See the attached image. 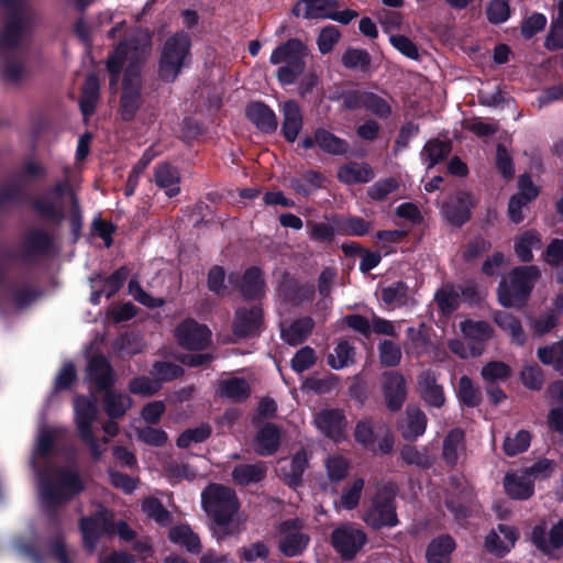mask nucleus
<instances>
[{"label": "nucleus", "mask_w": 563, "mask_h": 563, "mask_svg": "<svg viewBox=\"0 0 563 563\" xmlns=\"http://www.w3.org/2000/svg\"><path fill=\"white\" fill-rule=\"evenodd\" d=\"M150 48V35L146 32H139L135 40L121 43L108 58L110 89H118L120 74L124 69L121 80L120 114L125 121L132 120L142 106L140 67L147 57Z\"/></svg>", "instance_id": "f257e3e1"}, {"label": "nucleus", "mask_w": 563, "mask_h": 563, "mask_svg": "<svg viewBox=\"0 0 563 563\" xmlns=\"http://www.w3.org/2000/svg\"><path fill=\"white\" fill-rule=\"evenodd\" d=\"M201 505L210 517L212 537L222 542L238 537L244 529L246 516L240 511L235 492L220 484H211L201 493Z\"/></svg>", "instance_id": "f03ea898"}, {"label": "nucleus", "mask_w": 563, "mask_h": 563, "mask_svg": "<svg viewBox=\"0 0 563 563\" xmlns=\"http://www.w3.org/2000/svg\"><path fill=\"white\" fill-rule=\"evenodd\" d=\"M84 489V484L74 467L47 468L38 474V492L45 506L59 505Z\"/></svg>", "instance_id": "7ed1b4c3"}, {"label": "nucleus", "mask_w": 563, "mask_h": 563, "mask_svg": "<svg viewBox=\"0 0 563 563\" xmlns=\"http://www.w3.org/2000/svg\"><path fill=\"white\" fill-rule=\"evenodd\" d=\"M540 275V269L537 266H522L512 269L498 287L499 302L504 307L522 306Z\"/></svg>", "instance_id": "20e7f679"}, {"label": "nucleus", "mask_w": 563, "mask_h": 563, "mask_svg": "<svg viewBox=\"0 0 563 563\" xmlns=\"http://www.w3.org/2000/svg\"><path fill=\"white\" fill-rule=\"evenodd\" d=\"M306 46L298 40H289L277 46L269 58L273 65H280L277 78L282 85L294 84L305 70Z\"/></svg>", "instance_id": "39448f33"}, {"label": "nucleus", "mask_w": 563, "mask_h": 563, "mask_svg": "<svg viewBox=\"0 0 563 563\" xmlns=\"http://www.w3.org/2000/svg\"><path fill=\"white\" fill-rule=\"evenodd\" d=\"M190 45V37L184 32L174 34L165 42L158 66L159 77L164 81H174L189 63Z\"/></svg>", "instance_id": "423d86ee"}, {"label": "nucleus", "mask_w": 563, "mask_h": 563, "mask_svg": "<svg viewBox=\"0 0 563 563\" xmlns=\"http://www.w3.org/2000/svg\"><path fill=\"white\" fill-rule=\"evenodd\" d=\"M75 423L81 440L88 445L91 455L99 459L107 450V439L98 442L93 437L92 424L97 419L98 408L96 399L76 397L74 400Z\"/></svg>", "instance_id": "0eeeda50"}, {"label": "nucleus", "mask_w": 563, "mask_h": 563, "mask_svg": "<svg viewBox=\"0 0 563 563\" xmlns=\"http://www.w3.org/2000/svg\"><path fill=\"white\" fill-rule=\"evenodd\" d=\"M394 492L389 487L380 488L372 498L362 519L374 529L394 527L398 523Z\"/></svg>", "instance_id": "6e6552de"}, {"label": "nucleus", "mask_w": 563, "mask_h": 563, "mask_svg": "<svg viewBox=\"0 0 563 563\" xmlns=\"http://www.w3.org/2000/svg\"><path fill=\"white\" fill-rule=\"evenodd\" d=\"M365 531L355 523H342L331 533V544L345 560L353 559L366 544Z\"/></svg>", "instance_id": "1a4fd4ad"}, {"label": "nucleus", "mask_w": 563, "mask_h": 563, "mask_svg": "<svg viewBox=\"0 0 563 563\" xmlns=\"http://www.w3.org/2000/svg\"><path fill=\"white\" fill-rule=\"evenodd\" d=\"M278 543L280 552L288 556L301 554L309 543V536L302 532V522L298 519H289L278 527Z\"/></svg>", "instance_id": "9d476101"}, {"label": "nucleus", "mask_w": 563, "mask_h": 563, "mask_svg": "<svg viewBox=\"0 0 563 563\" xmlns=\"http://www.w3.org/2000/svg\"><path fill=\"white\" fill-rule=\"evenodd\" d=\"M80 530L85 548L92 552L96 549L98 540L106 533L111 531V515L101 508L93 517L82 518L80 521Z\"/></svg>", "instance_id": "9b49d317"}, {"label": "nucleus", "mask_w": 563, "mask_h": 563, "mask_svg": "<svg viewBox=\"0 0 563 563\" xmlns=\"http://www.w3.org/2000/svg\"><path fill=\"white\" fill-rule=\"evenodd\" d=\"M179 344L188 350H202L211 339V332L194 320H185L176 328Z\"/></svg>", "instance_id": "f8f14e48"}, {"label": "nucleus", "mask_w": 563, "mask_h": 563, "mask_svg": "<svg viewBox=\"0 0 563 563\" xmlns=\"http://www.w3.org/2000/svg\"><path fill=\"white\" fill-rule=\"evenodd\" d=\"M518 187L519 192L510 198L508 205V216L514 223H520L523 220V207H526L539 194L538 188L526 175L519 178Z\"/></svg>", "instance_id": "ddd939ff"}, {"label": "nucleus", "mask_w": 563, "mask_h": 563, "mask_svg": "<svg viewBox=\"0 0 563 563\" xmlns=\"http://www.w3.org/2000/svg\"><path fill=\"white\" fill-rule=\"evenodd\" d=\"M519 532L516 528L499 525L493 529L485 539V548L488 552L503 556L508 553L518 540Z\"/></svg>", "instance_id": "4468645a"}, {"label": "nucleus", "mask_w": 563, "mask_h": 563, "mask_svg": "<svg viewBox=\"0 0 563 563\" xmlns=\"http://www.w3.org/2000/svg\"><path fill=\"white\" fill-rule=\"evenodd\" d=\"M314 424L324 435L340 442L345 438V420L343 412L338 409H324L314 417Z\"/></svg>", "instance_id": "2eb2a0df"}, {"label": "nucleus", "mask_w": 563, "mask_h": 563, "mask_svg": "<svg viewBox=\"0 0 563 563\" xmlns=\"http://www.w3.org/2000/svg\"><path fill=\"white\" fill-rule=\"evenodd\" d=\"M474 205L467 192H460L450 198L442 207L443 217L453 225H461L470 218V209Z\"/></svg>", "instance_id": "dca6fc26"}, {"label": "nucleus", "mask_w": 563, "mask_h": 563, "mask_svg": "<svg viewBox=\"0 0 563 563\" xmlns=\"http://www.w3.org/2000/svg\"><path fill=\"white\" fill-rule=\"evenodd\" d=\"M383 390L387 407L398 410L407 396L406 382L398 372H389L384 375Z\"/></svg>", "instance_id": "f3484780"}, {"label": "nucleus", "mask_w": 563, "mask_h": 563, "mask_svg": "<svg viewBox=\"0 0 563 563\" xmlns=\"http://www.w3.org/2000/svg\"><path fill=\"white\" fill-rule=\"evenodd\" d=\"M531 538L542 552L551 556L556 555V551L563 548V519L553 526L548 539L545 538V528L542 526L534 527Z\"/></svg>", "instance_id": "a211bd4d"}, {"label": "nucleus", "mask_w": 563, "mask_h": 563, "mask_svg": "<svg viewBox=\"0 0 563 563\" xmlns=\"http://www.w3.org/2000/svg\"><path fill=\"white\" fill-rule=\"evenodd\" d=\"M345 104L349 108L364 107L372 113L387 118L391 113L390 104L372 92H356L345 98Z\"/></svg>", "instance_id": "6ab92c4d"}, {"label": "nucleus", "mask_w": 563, "mask_h": 563, "mask_svg": "<svg viewBox=\"0 0 563 563\" xmlns=\"http://www.w3.org/2000/svg\"><path fill=\"white\" fill-rule=\"evenodd\" d=\"M262 325V310L254 306L250 309L241 308L236 311L233 331L241 338L251 336L258 332Z\"/></svg>", "instance_id": "aec40b11"}, {"label": "nucleus", "mask_w": 563, "mask_h": 563, "mask_svg": "<svg viewBox=\"0 0 563 563\" xmlns=\"http://www.w3.org/2000/svg\"><path fill=\"white\" fill-rule=\"evenodd\" d=\"M126 277V271L121 268L108 278H103L101 276L91 278V302L95 305L99 303L101 295H106L107 297L114 295L122 287Z\"/></svg>", "instance_id": "412c9836"}, {"label": "nucleus", "mask_w": 563, "mask_h": 563, "mask_svg": "<svg viewBox=\"0 0 563 563\" xmlns=\"http://www.w3.org/2000/svg\"><path fill=\"white\" fill-rule=\"evenodd\" d=\"M504 487L510 498L518 500L530 498L534 492L533 481L525 471L507 474L504 478Z\"/></svg>", "instance_id": "4be33fe9"}, {"label": "nucleus", "mask_w": 563, "mask_h": 563, "mask_svg": "<svg viewBox=\"0 0 563 563\" xmlns=\"http://www.w3.org/2000/svg\"><path fill=\"white\" fill-rule=\"evenodd\" d=\"M283 113V134L288 142H295L302 128V114L297 102L285 101L280 106Z\"/></svg>", "instance_id": "5701e85b"}, {"label": "nucleus", "mask_w": 563, "mask_h": 563, "mask_svg": "<svg viewBox=\"0 0 563 563\" xmlns=\"http://www.w3.org/2000/svg\"><path fill=\"white\" fill-rule=\"evenodd\" d=\"M335 8L333 0H301L295 5L294 12L305 19H330Z\"/></svg>", "instance_id": "b1692460"}, {"label": "nucleus", "mask_w": 563, "mask_h": 563, "mask_svg": "<svg viewBox=\"0 0 563 563\" xmlns=\"http://www.w3.org/2000/svg\"><path fill=\"white\" fill-rule=\"evenodd\" d=\"M418 388L424 401L432 407H441L444 404L442 387L437 384L435 375L426 371L421 373L418 380Z\"/></svg>", "instance_id": "393cba45"}, {"label": "nucleus", "mask_w": 563, "mask_h": 563, "mask_svg": "<svg viewBox=\"0 0 563 563\" xmlns=\"http://www.w3.org/2000/svg\"><path fill=\"white\" fill-rule=\"evenodd\" d=\"M464 455V432L461 429H453L443 440L442 456L449 465H456Z\"/></svg>", "instance_id": "a878e982"}, {"label": "nucleus", "mask_w": 563, "mask_h": 563, "mask_svg": "<svg viewBox=\"0 0 563 563\" xmlns=\"http://www.w3.org/2000/svg\"><path fill=\"white\" fill-rule=\"evenodd\" d=\"M542 247V238L536 230H528L518 235L514 242V251L521 262H530L533 260V251Z\"/></svg>", "instance_id": "bb28decb"}, {"label": "nucleus", "mask_w": 563, "mask_h": 563, "mask_svg": "<svg viewBox=\"0 0 563 563\" xmlns=\"http://www.w3.org/2000/svg\"><path fill=\"white\" fill-rule=\"evenodd\" d=\"M155 184L165 190L168 197H175L179 194L180 176L178 170L167 163L158 165L155 169Z\"/></svg>", "instance_id": "cd10ccee"}, {"label": "nucleus", "mask_w": 563, "mask_h": 563, "mask_svg": "<svg viewBox=\"0 0 563 563\" xmlns=\"http://www.w3.org/2000/svg\"><path fill=\"white\" fill-rule=\"evenodd\" d=\"M338 178L347 185L368 183L374 178V170L365 163L353 162L339 168Z\"/></svg>", "instance_id": "c85d7f7f"}, {"label": "nucleus", "mask_w": 563, "mask_h": 563, "mask_svg": "<svg viewBox=\"0 0 563 563\" xmlns=\"http://www.w3.org/2000/svg\"><path fill=\"white\" fill-rule=\"evenodd\" d=\"M279 441V430L275 426L267 423L257 432L253 443L254 450L260 455H271L277 451Z\"/></svg>", "instance_id": "c756f323"}, {"label": "nucleus", "mask_w": 563, "mask_h": 563, "mask_svg": "<svg viewBox=\"0 0 563 563\" xmlns=\"http://www.w3.org/2000/svg\"><path fill=\"white\" fill-rule=\"evenodd\" d=\"M427 427L426 415L415 406H408L406 410V420L401 424V433L407 440H416L422 435Z\"/></svg>", "instance_id": "7c9ffc66"}, {"label": "nucleus", "mask_w": 563, "mask_h": 563, "mask_svg": "<svg viewBox=\"0 0 563 563\" xmlns=\"http://www.w3.org/2000/svg\"><path fill=\"white\" fill-rule=\"evenodd\" d=\"M249 119L262 131L272 132L275 131L278 122L273 110L261 102H255L247 108Z\"/></svg>", "instance_id": "2f4dec72"}, {"label": "nucleus", "mask_w": 563, "mask_h": 563, "mask_svg": "<svg viewBox=\"0 0 563 563\" xmlns=\"http://www.w3.org/2000/svg\"><path fill=\"white\" fill-rule=\"evenodd\" d=\"M365 481L362 477L354 478L350 484L343 487L339 500L334 501L336 510H353L361 500Z\"/></svg>", "instance_id": "473e14b6"}, {"label": "nucleus", "mask_w": 563, "mask_h": 563, "mask_svg": "<svg viewBox=\"0 0 563 563\" xmlns=\"http://www.w3.org/2000/svg\"><path fill=\"white\" fill-rule=\"evenodd\" d=\"M87 375L99 389H106L113 383V375L109 363L102 356H95L90 360L87 368Z\"/></svg>", "instance_id": "72a5a7b5"}, {"label": "nucleus", "mask_w": 563, "mask_h": 563, "mask_svg": "<svg viewBox=\"0 0 563 563\" xmlns=\"http://www.w3.org/2000/svg\"><path fill=\"white\" fill-rule=\"evenodd\" d=\"M26 32V21L21 16L12 18L3 30H0V52L14 47Z\"/></svg>", "instance_id": "f704fd0d"}, {"label": "nucleus", "mask_w": 563, "mask_h": 563, "mask_svg": "<svg viewBox=\"0 0 563 563\" xmlns=\"http://www.w3.org/2000/svg\"><path fill=\"white\" fill-rule=\"evenodd\" d=\"M307 463V453L305 451H299L290 460H285L282 462V475L290 485L296 486L300 482Z\"/></svg>", "instance_id": "c9c22d12"}, {"label": "nucleus", "mask_w": 563, "mask_h": 563, "mask_svg": "<svg viewBox=\"0 0 563 563\" xmlns=\"http://www.w3.org/2000/svg\"><path fill=\"white\" fill-rule=\"evenodd\" d=\"M169 540L175 544L185 547L189 552L199 553L201 551L199 537L187 525L173 527L169 531Z\"/></svg>", "instance_id": "e433bc0d"}, {"label": "nucleus", "mask_w": 563, "mask_h": 563, "mask_svg": "<svg viewBox=\"0 0 563 563\" xmlns=\"http://www.w3.org/2000/svg\"><path fill=\"white\" fill-rule=\"evenodd\" d=\"M454 545V541L449 536L434 539L427 549L428 563H450V555Z\"/></svg>", "instance_id": "4c0bfd02"}, {"label": "nucleus", "mask_w": 563, "mask_h": 563, "mask_svg": "<svg viewBox=\"0 0 563 563\" xmlns=\"http://www.w3.org/2000/svg\"><path fill=\"white\" fill-rule=\"evenodd\" d=\"M99 89L100 84L98 77L95 75L88 76L82 87L80 98V109L85 117H89L95 112L99 100Z\"/></svg>", "instance_id": "58836bf2"}, {"label": "nucleus", "mask_w": 563, "mask_h": 563, "mask_svg": "<svg viewBox=\"0 0 563 563\" xmlns=\"http://www.w3.org/2000/svg\"><path fill=\"white\" fill-rule=\"evenodd\" d=\"M265 474L266 466L264 463L243 464L233 470L232 478L239 485H250L261 482Z\"/></svg>", "instance_id": "ea45409f"}, {"label": "nucleus", "mask_w": 563, "mask_h": 563, "mask_svg": "<svg viewBox=\"0 0 563 563\" xmlns=\"http://www.w3.org/2000/svg\"><path fill=\"white\" fill-rule=\"evenodd\" d=\"M461 331L464 336L475 345L484 347V342L492 335V329L485 321L465 320L461 322Z\"/></svg>", "instance_id": "a19ab883"}, {"label": "nucleus", "mask_w": 563, "mask_h": 563, "mask_svg": "<svg viewBox=\"0 0 563 563\" xmlns=\"http://www.w3.org/2000/svg\"><path fill=\"white\" fill-rule=\"evenodd\" d=\"M314 140L316 145L329 154L342 155L345 154L349 150V144L346 141L335 136L324 129H318L314 132Z\"/></svg>", "instance_id": "79ce46f5"}, {"label": "nucleus", "mask_w": 563, "mask_h": 563, "mask_svg": "<svg viewBox=\"0 0 563 563\" xmlns=\"http://www.w3.org/2000/svg\"><path fill=\"white\" fill-rule=\"evenodd\" d=\"M451 145L449 142L430 140L426 143L421 151V159L427 163L428 168L433 167L443 161L450 153Z\"/></svg>", "instance_id": "37998d69"}, {"label": "nucleus", "mask_w": 563, "mask_h": 563, "mask_svg": "<svg viewBox=\"0 0 563 563\" xmlns=\"http://www.w3.org/2000/svg\"><path fill=\"white\" fill-rule=\"evenodd\" d=\"M60 432L58 429L43 427L40 429L36 445L33 452L31 463L33 467H37L41 457H45L52 449L54 440Z\"/></svg>", "instance_id": "c03bdc74"}, {"label": "nucleus", "mask_w": 563, "mask_h": 563, "mask_svg": "<svg viewBox=\"0 0 563 563\" xmlns=\"http://www.w3.org/2000/svg\"><path fill=\"white\" fill-rule=\"evenodd\" d=\"M313 322L310 318H303L295 321L288 328L282 329V336L290 345H297L302 342L311 332Z\"/></svg>", "instance_id": "a18cd8bd"}, {"label": "nucleus", "mask_w": 563, "mask_h": 563, "mask_svg": "<svg viewBox=\"0 0 563 563\" xmlns=\"http://www.w3.org/2000/svg\"><path fill=\"white\" fill-rule=\"evenodd\" d=\"M131 405L132 400L125 394L115 393L113 390L106 393L103 407L110 418L122 417Z\"/></svg>", "instance_id": "49530a36"}, {"label": "nucleus", "mask_w": 563, "mask_h": 563, "mask_svg": "<svg viewBox=\"0 0 563 563\" xmlns=\"http://www.w3.org/2000/svg\"><path fill=\"white\" fill-rule=\"evenodd\" d=\"M494 320L501 330L510 334L514 342L517 344L523 343L525 334L521 324L514 316L500 311L495 314Z\"/></svg>", "instance_id": "de8ad7c7"}, {"label": "nucleus", "mask_w": 563, "mask_h": 563, "mask_svg": "<svg viewBox=\"0 0 563 563\" xmlns=\"http://www.w3.org/2000/svg\"><path fill=\"white\" fill-rule=\"evenodd\" d=\"M142 510L150 519L161 526H167L172 522L170 512L155 497L145 498L142 503Z\"/></svg>", "instance_id": "09e8293b"}, {"label": "nucleus", "mask_w": 563, "mask_h": 563, "mask_svg": "<svg viewBox=\"0 0 563 563\" xmlns=\"http://www.w3.org/2000/svg\"><path fill=\"white\" fill-rule=\"evenodd\" d=\"M342 64L349 69L366 71L371 64V56L365 49L349 48L342 55Z\"/></svg>", "instance_id": "8fccbe9b"}, {"label": "nucleus", "mask_w": 563, "mask_h": 563, "mask_svg": "<svg viewBox=\"0 0 563 563\" xmlns=\"http://www.w3.org/2000/svg\"><path fill=\"white\" fill-rule=\"evenodd\" d=\"M250 393L249 383L244 378L233 377L220 383V394L233 400H241Z\"/></svg>", "instance_id": "3c124183"}, {"label": "nucleus", "mask_w": 563, "mask_h": 563, "mask_svg": "<svg viewBox=\"0 0 563 563\" xmlns=\"http://www.w3.org/2000/svg\"><path fill=\"white\" fill-rule=\"evenodd\" d=\"M354 350L345 341L338 343L328 356V364L334 369H341L353 363Z\"/></svg>", "instance_id": "603ef678"}, {"label": "nucleus", "mask_w": 563, "mask_h": 563, "mask_svg": "<svg viewBox=\"0 0 563 563\" xmlns=\"http://www.w3.org/2000/svg\"><path fill=\"white\" fill-rule=\"evenodd\" d=\"M329 481L338 483L343 481L350 470V462L341 455H331L324 462Z\"/></svg>", "instance_id": "864d4df0"}, {"label": "nucleus", "mask_w": 563, "mask_h": 563, "mask_svg": "<svg viewBox=\"0 0 563 563\" xmlns=\"http://www.w3.org/2000/svg\"><path fill=\"white\" fill-rule=\"evenodd\" d=\"M62 195V186L58 185L46 196L36 201V209L44 216L55 218L60 214L59 197Z\"/></svg>", "instance_id": "5fc2aeb1"}, {"label": "nucleus", "mask_w": 563, "mask_h": 563, "mask_svg": "<svg viewBox=\"0 0 563 563\" xmlns=\"http://www.w3.org/2000/svg\"><path fill=\"white\" fill-rule=\"evenodd\" d=\"M264 283L257 268L246 271L243 276L241 290L247 298H253L263 292Z\"/></svg>", "instance_id": "6e6d98bb"}, {"label": "nucleus", "mask_w": 563, "mask_h": 563, "mask_svg": "<svg viewBox=\"0 0 563 563\" xmlns=\"http://www.w3.org/2000/svg\"><path fill=\"white\" fill-rule=\"evenodd\" d=\"M371 229V224L361 218H345L336 222V230L340 234L362 236Z\"/></svg>", "instance_id": "4d7b16f0"}, {"label": "nucleus", "mask_w": 563, "mask_h": 563, "mask_svg": "<svg viewBox=\"0 0 563 563\" xmlns=\"http://www.w3.org/2000/svg\"><path fill=\"white\" fill-rule=\"evenodd\" d=\"M382 299L386 305H405L408 299V287L401 282L387 286L382 290Z\"/></svg>", "instance_id": "13d9d810"}, {"label": "nucleus", "mask_w": 563, "mask_h": 563, "mask_svg": "<svg viewBox=\"0 0 563 563\" xmlns=\"http://www.w3.org/2000/svg\"><path fill=\"white\" fill-rule=\"evenodd\" d=\"M543 258L551 266L561 267L556 278L563 283V240H553L544 251Z\"/></svg>", "instance_id": "bf43d9fd"}, {"label": "nucleus", "mask_w": 563, "mask_h": 563, "mask_svg": "<svg viewBox=\"0 0 563 563\" xmlns=\"http://www.w3.org/2000/svg\"><path fill=\"white\" fill-rule=\"evenodd\" d=\"M538 356L542 363L563 372V341L553 346L539 349Z\"/></svg>", "instance_id": "052dcab7"}, {"label": "nucleus", "mask_w": 563, "mask_h": 563, "mask_svg": "<svg viewBox=\"0 0 563 563\" xmlns=\"http://www.w3.org/2000/svg\"><path fill=\"white\" fill-rule=\"evenodd\" d=\"M482 377L487 383H496L507 379L511 369L503 362H489L482 368Z\"/></svg>", "instance_id": "680f3d73"}, {"label": "nucleus", "mask_w": 563, "mask_h": 563, "mask_svg": "<svg viewBox=\"0 0 563 563\" xmlns=\"http://www.w3.org/2000/svg\"><path fill=\"white\" fill-rule=\"evenodd\" d=\"M531 437L529 432L521 430L512 437H507L504 442V451L507 455H517L528 449Z\"/></svg>", "instance_id": "e2e57ef3"}, {"label": "nucleus", "mask_w": 563, "mask_h": 563, "mask_svg": "<svg viewBox=\"0 0 563 563\" xmlns=\"http://www.w3.org/2000/svg\"><path fill=\"white\" fill-rule=\"evenodd\" d=\"M378 426H373L369 421H361L355 428V439L364 446L375 450Z\"/></svg>", "instance_id": "0e129e2a"}, {"label": "nucleus", "mask_w": 563, "mask_h": 563, "mask_svg": "<svg viewBox=\"0 0 563 563\" xmlns=\"http://www.w3.org/2000/svg\"><path fill=\"white\" fill-rule=\"evenodd\" d=\"M379 358L385 366H396L401 360L400 346L389 340H384L379 344Z\"/></svg>", "instance_id": "69168bd1"}, {"label": "nucleus", "mask_w": 563, "mask_h": 563, "mask_svg": "<svg viewBox=\"0 0 563 563\" xmlns=\"http://www.w3.org/2000/svg\"><path fill=\"white\" fill-rule=\"evenodd\" d=\"M435 300L443 313H451L457 307L459 294L452 286H444L437 292Z\"/></svg>", "instance_id": "338daca9"}, {"label": "nucleus", "mask_w": 563, "mask_h": 563, "mask_svg": "<svg viewBox=\"0 0 563 563\" xmlns=\"http://www.w3.org/2000/svg\"><path fill=\"white\" fill-rule=\"evenodd\" d=\"M459 396L463 404L474 407L479 402L481 393L468 377H462L459 383Z\"/></svg>", "instance_id": "774afa93"}]
</instances>
